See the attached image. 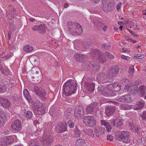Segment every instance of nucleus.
Wrapping results in <instances>:
<instances>
[{"label":"nucleus","mask_w":146,"mask_h":146,"mask_svg":"<svg viewBox=\"0 0 146 146\" xmlns=\"http://www.w3.org/2000/svg\"><path fill=\"white\" fill-rule=\"evenodd\" d=\"M122 82H123V84H125V83H126V84H127L128 83H129V80L128 79L124 78L122 80Z\"/></svg>","instance_id":"50"},{"label":"nucleus","mask_w":146,"mask_h":146,"mask_svg":"<svg viewBox=\"0 0 146 146\" xmlns=\"http://www.w3.org/2000/svg\"><path fill=\"white\" fill-rule=\"evenodd\" d=\"M146 87L145 85H143L140 86L138 90H135L134 92L135 94H137L138 92L142 94V95H144L146 92Z\"/></svg>","instance_id":"26"},{"label":"nucleus","mask_w":146,"mask_h":146,"mask_svg":"<svg viewBox=\"0 0 146 146\" xmlns=\"http://www.w3.org/2000/svg\"><path fill=\"white\" fill-rule=\"evenodd\" d=\"M68 29L70 33L74 35H79L82 32V29L80 25L71 22L68 25Z\"/></svg>","instance_id":"3"},{"label":"nucleus","mask_w":146,"mask_h":146,"mask_svg":"<svg viewBox=\"0 0 146 146\" xmlns=\"http://www.w3.org/2000/svg\"><path fill=\"white\" fill-rule=\"evenodd\" d=\"M132 100V98L130 95H125L117 98L118 101L125 103H129Z\"/></svg>","instance_id":"12"},{"label":"nucleus","mask_w":146,"mask_h":146,"mask_svg":"<svg viewBox=\"0 0 146 146\" xmlns=\"http://www.w3.org/2000/svg\"><path fill=\"white\" fill-rule=\"evenodd\" d=\"M105 54L106 56H107L111 59H113L114 58V56L111 53L109 52H106Z\"/></svg>","instance_id":"44"},{"label":"nucleus","mask_w":146,"mask_h":146,"mask_svg":"<svg viewBox=\"0 0 146 146\" xmlns=\"http://www.w3.org/2000/svg\"><path fill=\"white\" fill-rule=\"evenodd\" d=\"M7 116L4 112H2L0 115V127L4 125L7 118Z\"/></svg>","instance_id":"18"},{"label":"nucleus","mask_w":146,"mask_h":146,"mask_svg":"<svg viewBox=\"0 0 146 146\" xmlns=\"http://www.w3.org/2000/svg\"><path fill=\"white\" fill-rule=\"evenodd\" d=\"M84 132L87 133V134L91 137L92 138H94V135L92 130L91 129H86L84 130Z\"/></svg>","instance_id":"36"},{"label":"nucleus","mask_w":146,"mask_h":146,"mask_svg":"<svg viewBox=\"0 0 146 146\" xmlns=\"http://www.w3.org/2000/svg\"><path fill=\"white\" fill-rule=\"evenodd\" d=\"M11 127L12 129L16 131L20 130L22 127V124L21 121L19 120L15 121L12 124Z\"/></svg>","instance_id":"11"},{"label":"nucleus","mask_w":146,"mask_h":146,"mask_svg":"<svg viewBox=\"0 0 146 146\" xmlns=\"http://www.w3.org/2000/svg\"><path fill=\"white\" fill-rule=\"evenodd\" d=\"M93 1H94L96 3H98L99 1V0H93Z\"/></svg>","instance_id":"63"},{"label":"nucleus","mask_w":146,"mask_h":146,"mask_svg":"<svg viewBox=\"0 0 146 146\" xmlns=\"http://www.w3.org/2000/svg\"><path fill=\"white\" fill-rule=\"evenodd\" d=\"M33 109L34 112L37 114L40 115L45 112L44 108L42 103L39 101H37L33 104Z\"/></svg>","instance_id":"5"},{"label":"nucleus","mask_w":146,"mask_h":146,"mask_svg":"<svg viewBox=\"0 0 146 146\" xmlns=\"http://www.w3.org/2000/svg\"><path fill=\"white\" fill-rule=\"evenodd\" d=\"M23 115L26 118L29 119L32 117L33 113L31 111H26L24 112Z\"/></svg>","instance_id":"33"},{"label":"nucleus","mask_w":146,"mask_h":146,"mask_svg":"<svg viewBox=\"0 0 146 146\" xmlns=\"http://www.w3.org/2000/svg\"><path fill=\"white\" fill-rule=\"evenodd\" d=\"M108 86H102L98 89V91L102 95L106 96H113L116 95L114 90L110 89L111 88H108Z\"/></svg>","instance_id":"4"},{"label":"nucleus","mask_w":146,"mask_h":146,"mask_svg":"<svg viewBox=\"0 0 146 146\" xmlns=\"http://www.w3.org/2000/svg\"><path fill=\"white\" fill-rule=\"evenodd\" d=\"M7 141H6L5 138L0 139V146H7Z\"/></svg>","instance_id":"38"},{"label":"nucleus","mask_w":146,"mask_h":146,"mask_svg":"<svg viewBox=\"0 0 146 146\" xmlns=\"http://www.w3.org/2000/svg\"><path fill=\"white\" fill-rule=\"evenodd\" d=\"M68 4L67 3H65L64 5V7L65 8H67L68 7Z\"/></svg>","instance_id":"62"},{"label":"nucleus","mask_w":146,"mask_h":146,"mask_svg":"<svg viewBox=\"0 0 146 146\" xmlns=\"http://www.w3.org/2000/svg\"><path fill=\"white\" fill-rule=\"evenodd\" d=\"M134 66H131L129 67L128 72L129 74L131 75H132L133 74V72H134Z\"/></svg>","instance_id":"42"},{"label":"nucleus","mask_w":146,"mask_h":146,"mask_svg":"<svg viewBox=\"0 0 146 146\" xmlns=\"http://www.w3.org/2000/svg\"><path fill=\"white\" fill-rule=\"evenodd\" d=\"M32 29L34 31H38L39 33L42 34H44L46 31V27L44 24L34 25Z\"/></svg>","instance_id":"10"},{"label":"nucleus","mask_w":146,"mask_h":146,"mask_svg":"<svg viewBox=\"0 0 146 146\" xmlns=\"http://www.w3.org/2000/svg\"><path fill=\"white\" fill-rule=\"evenodd\" d=\"M23 50L25 52L29 53L33 51V48L29 45H27L24 46Z\"/></svg>","instance_id":"30"},{"label":"nucleus","mask_w":146,"mask_h":146,"mask_svg":"<svg viewBox=\"0 0 146 146\" xmlns=\"http://www.w3.org/2000/svg\"><path fill=\"white\" fill-rule=\"evenodd\" d=\"M100 53L98 51L94 49L92 50V52L90 53V54L91 55L92 57L94 58Z\"/></svg>","instance_id":"37"},{"label":"nucleus","mask_w":146,"mask_h":146,"mask_svg":"<svg viewBox=\"0 0 146 146\" xmlns=\"http://www.w3.org/2000/svg\"><path fill=\"white\" fill-rule=\"evenodd\" d=\"M107 139L108 140L111 141L113 140V137L111 135H108L107 136Z\"/></svg>","instance_id":"52"},{"label":"nucleus","mask_w":146,"mask_h":146,"mask_svg":"<svg viewBox=\"0 0 146 146\" xmlns=\"http://www.w3.org/2000/svg\"><path fill=\"white\" fill-rule=\"evenodd\" d=\"M85 86L86 87L87 90L90 92H93L94 90L95 85L93 83H89L86 82L85 83Z\"/></svg>","instance_id":"24"},{"label":"nucleus","mask_w":146,"mask_h":146,"mask_svg":"<svg viewBox=\"0 0 146 146\" xmlns=\"http://www.w3.org/2000/svg\"><path fill=\"white\" fill-rule=\"evenodd\" d=\"M107 27L106 26H104L102 28V30L104 31H106L107 30Z\"/></svg>","instance_id":"57"},{"label":"nucleus","mask_w":146,"mask_h":146,"mask_svg":"<svg viewBox=\"0 0 146 146\" xmlns=\"http://www.w3.org/2000/svg\"><path fill=\"white\" fill-rule=\"evenodd\" d=\"M94 25L96 26L97 27H101L103 25V24L100 21H97L96 23L95 22L94 23Z\"/></svg>","instance_id":"46"},{"label":"nucleus","mask_w":146,"mask_h":146,"mask_svg":"<svg viewBox=\"0 0 146 146\" xmlns=\"http://www.w3.org/2000/svg\"><path fill=\"white\" fill-rule=\"evenodd\" d=\"M82 109L80 107H77L76 108L74 113L75 117L78 119H80L81 118L82 113Z\"/></svg>","instance_id":"21"},{"label":"nucleus","mask_w":146,"mask_h":146,"mask_svg":"<svg viewBox=\"0 0 146 146\" xmlns=\"http://www.w3.org/2000/svg\"><path fill=\"white\" fill-rule=\"evenodd\" d=\"M125 85H126V86L124 88V89L125 90H128V89H129V88H130V89L131 88V86H129V85H127V84H125Z\"/></svg>","instance_id":"55"},{"label":"nucleus","mask_w":146,"mask_h":146,"mask_svg":"<svg viewBox=\"0 0 146 146\" xmlns=\"http://www.w3.org/2000/svg\"><path fill=\"white\" fill-rule=\"evenodd\" d=\"M69 126L70 128H73L74 127V123L72 121H70L68 122Z\"/></svg>","instance_id":"53"},{"label":"nucleus","mask_w":146,"mask_h":146,"mask_svg":"<svg viewBox=\"0 0 146 146\" xmlns=\"http://www.w3.org/2000/svg\"><path fill=\"white\" fill-rule=\"evenodd\" d=\"M121 4V3L120 2L117 5L116 8L118 11H119L118 9H120Z\"/></svg>","instance_id":"54"},{"label":"nucleus","mask_w":146,"mask_h":146,"mask_svg":"<svg viewBox=\"0 0 146 146\" xmlns=\"http://www.w3.org/2000/svg\"><path fill=\"white\" fill-rule=\"evenodd\" d=\"M115 110V106H106L105 111L106 113L107 116L112 115Z\"/></svg>","instance_id":"13"},{"label":"nucleus","mask_w":146,"mask_h":146,"mask_svg":"<svg viewBox=\"0 0 146 146\" xmlns=\"http://www.w3.org/2000/svg\"><path fill=\"white\" fill-rule=\"evenodd\" d=\"M30 146H40L39 144L34 141H33L31 143Z\"/></svg>","instance_id":"48"},{"label":"nucleus","mask_w":146,"mask_h":146,"mask_svg":"<svg viewBox=\"0 0 146 146\" xmlns=\"http://www.w3.org/2000/svg\"><path fill=\"white\" fill-rule=\"evenodd\" d=\"M89 45L88 44H86H86H85V45H84V47L86 49H88L89 48Z\"/></svg>","instance_id":"59"},{"label":"nucleus","mask_w":146,"mask_h":146,"mask_svg":"<svg viewBox=\"0 0 146 146\" xmlns=\"http://www.w3.org/2000/svg\"><path fill=\"white\" fill-rule=\"evenodd\" d=\"M43 145L44 146H50V142H48L47 141L44 139V140Z\"/></svg>","instance_id":"47"},{"label":"nucleus","mask_w":146,"mask_h":146,"mask_svg":"<svg viewBox=\"0 0 146 146\" xmlns=\"http://www.w3.org/2000/svg\"><path fill=\"white\" fill-rule=\"evenodd\" d=\"M144 55L143 54H137L134 56V58L135 59H141L144 57Z\"/></svg>","instance_id":"43"},{"label":"nucleus","mask_w":146,"mask_h":146,"mask_svg":"<svg viewBox=\"0 0 146 146\" xmlns=\"http://www.w3.org/2000/svg\"><path fill=\"white\" fill-rule=\"evenodd\" d=\"M23 95L29 102H32V99L29 96V92L27 89H25L23 92Z\"/></svg>","instance_id":"28"},{"label":"nucleus","mask_w":146,"mask_h":146,"mask_svg":"<svg viewBox=\"0 0 146 146\" xmlns=\"http://www.w3.org/2000/svg\"><path fill=\"white\" fill-rule=\"evenodd\" d=\"M108 88H111L113 89L114 91L117 92L120 89V86L117 83H113L112 84H110L108 85Z\"/></svg>","instance_id":"25"},{"label":"nucleus","mask_w":146,"mask_h":146,"mask_svg":"<svg viewBox=\"0 0 146 146\" xmlns=\"http://www.w3.org/2000/svg\"><path fill=\"white\" fill-rule=\"evenodd\" d=\"M144 102L143 100L138 101L136 102L134 109L140 110L144 106Z\"/></svg>","instance_id":"27"},{"label":"nucleus","mask_w":146,"mask_h":146,"mask_svg":"<svg viewBox=\"0 0 146 146\" xmlns=\"http://www.w3.org/2000/svg\"><path fill=\"white\" fill-rule=\"evenodd\" d=\"M121 58H122L126 60H128L130 58V57H129L123 55H121Z\"/></svg>","instance_id":"51"},{"label":"nucleus","mask_w":146,"mask_h":146,"mask_svg":"<svg viewBox=\"0 0 146 146\" xmlns=\"http://www.w3.org/2000/svg\"><path fill=\"white\" fill-rule=\"evenodd\" d=\"M66 126V124L65 123L58 125L57 126L56 131L58 133L64 132L67 129Z\"/></svg>","instance_id":"17"},{"label":"nucleus","mask_w":146,"mask_h":146,"mask_svg":"<svg viewBox=\"0 0 146 146\" xmlns=\"http://www.w3.org/2000/svg\"><path fill=\"white\" fill-rule=\"evenodd\" d=\"M34 92L42 100H44L45 98L46 93L44 90L42 88H39L37 86H35Z\"/></svg>","instance_id":"7"},{"label":"nucleus","mask_w":146,"mask_h":146,"mask_svg":"<svg viewBox=\"0 0 146 146\" xmlns=\"http://www.w3.org/2000/svg\"><path fill=\"white\" fill-rule=\"evenodd\" d=\"M128 51V49L126 48H123V49L122 51L123 52H127Z\"/></svg>","instance_id":"58"},{"label":"nucleus","mask_w":146,"mask_h":146,"mask_svg":"<svg viewBox=\"0 0 146 146\" xmlns=\"http://www.w3.org/2000/svg\"><path fill=\"white\" fill-rule=\"evenodd\" d=\"M77 84L74 80L67 81L63 86V94L66 96H70L75 93L76 90Z\"/></svg>","instance_id":"1"},{"label":"nucleus","mask_w":146,"mask_h":146,"mask_svg":"<svg viewBox=\"0 0 146 146\" xmlns=\"http://www.w3.org/2000/svg\"><path fill=\"white\" fill-rule=\"evenodd\" d=\"M83 121L86 125L89 127L93 126L96 124L95 119L92 115L85 116L83 119Z\"/></svg>","instance_id":"6"},{"label":"nucleus","mask_w":146,"mask_h":146,"mask_svg":"<svg viewBox=\"0 0 146 146\" xmlns=\"http://www.w3.org/2000/svg\"><path fill=\"white\" fill-rule=\"evenodd\" d=\"M81 131L77 128L75 129L74 131V137L76 138L80 137Z\"/></svg>","instance_id":"35"},{"label":"nucleus","mask_w":146,"mask_h":146,"mask_svg":"<svg viewBox=\"0 0 146 146\" xmlns=\"http://www.w3.org/2000/svg\"><path fill=\"white\" fill-rule=\"evenodd\" d=\"M119 70V68L118 66H115L109 69L108 78H110L112 81L113 76L118 73Z\"/></svg>","instance_id":"9"},{"label":"nucleus","mask_w":146,"mask_h":146,"mask_svg":"<svg viewBox=\"0 0 146 146\" xmlns=\"http://www.w3.org/2000/svg\"><path fill=\"white\" fill-rule=\"evenodd\" d=\"M103 10L105 12H108L113 10L114 9V5L113 3H109L105 4L102 7Z\"/></svg>","instance_id":"15"},{"label":"nucleus","mask_w":146,"mask_h":146,"mask_svg":"<svg viewBox=\"0 0 146 146\" xmlns=\"http://www.w3.org/2000/svg\"><path fill=\"white\" fill-rule=\"evenodd\" d=\"M129 127L134 132H137L139 130L138 127L137 125L131 123H129Z\"/></svg>","instance_id":"29"},{"label":"nucleus","mask_w":146,"mask_h":146,"mask_svg":"<svg viewBox=\"0 0 146 146\" xmlns=\"http://www.w3.org/2000/svg\"><path fill=\"white\" fill-rule=\"evenodd\" d=\"M100 122L101 125H104L106 127V131L108 132L110 131L112 127L110 125V123L105 120H101Z\"/></svg>","instance_id":"20"},{"label":"nucleus","mask_w":146,"mask_h":146,"mask_svg":"<svg viewBox=\"0 0 146 146\" xmlns=\"http://www.w3.org/2000/svg\"><path fill=\"white\" fill-rule=\"evenodd\" d=\"M128 31L130 34H131L132 35L133 34V31H131L130 30H128Z\"/></svg>","instance_id":"64"},{"label":"nucleus","mask_w":146,"mask_h":146,"mask_svg":"<svg viewBox=\"0 0 146 146\" xmlns=\"http://www.w3.org/2000/svg\"><path fill=\"white\" fill-rule=\"evenodd\" d=\"M11 33L9 32L8 34V37L9 39H10L11 38Z\"/></svg>","instance_id":"60"},{"label":"nucleus","mask_w":146,"mask_h":146,"mask_svg":"<svg viewBox=\"0 0 146 146\" xmlns=\"http://www.w3.org/2000/svg\"><path fill=\"white\" fill-rule=\"evenodd\" d=\"M31 22H33L35 21V19L33 18H30L28 19Z\"/></svg>","instance_id":"56"},{"label":"nucleus","mask_w":146,"mask_h":146,"mask_svg":"<svg viewBox=\"0 0 146 146\" xmlns=\"http://www.w3.org/2000/svg\"><path fill=\"white\" fill-rule=\"evenodd\" d=\"M123 121L121 119L119 118L114 117L111 120V123L113 125L117 127H119V126L123 124Z\"/></svg>","instance_id":"14"},{"label":"nucleus","mask_w":146,"mask_h":146,"mask_svg":"<svg viewBox=\"0 0 146 146\" xmlns=\"http://www.w3.org/2000/svg\"><path fill=\"white\" fill-rule=\"evenodd\" d=\"M45 139L48 142H50V144L52 143L53 139L52 137H48Z\"/></svg>","instance_id":"49"},{"label":"nucleus","mask_w":146,"mask_h":146,"mask_svg":"<svg viewBox=\"0 0 146 146\" xmlns=\"http://www.w3.org/2000/svg\"><path fill=\"white\" fill-rule=\"evenodd\" d=\"M85 140L83 139H79L76 141V146H82L85 143Z\"/></svg>","instance_id":"32"},{"label":"nucleus","mask_w":146,"mask_h":146,"mask_svg":"<svg viewBox=\"0 0 146 146\" xmlns=\"http://www.w3.org/2000/svg\"><path fill=\"white\" fill-rule=\"evenodd\" d=\"M96 108L93 105H90L86 107V111L87 114H92L95 112Z\"/></svg>","instance_id":"23"},{"label":"nucleus","mask_w":146,"mask_h":146,"mask_svg":"<svg viewBox=\"0 0 146 146\" xmlns=\"http://www.w3.org/2000/svg\"><path fill=\"white\" fill-rule=\"evenodd\" d=\"M5 84L2 82H0V93L5 91Z\"/></svg>","instance_id":"39"},{"label":"nucleus","mask_w":146,"mask_h":146,"mask_svg":"<svg viewBox=\"0 0 146 146\" xmlns=\"http://www.w3.org/2000/svg\"><path fill=\"white\" fill-rule=\"evenodd\" d=\"M133 106H131L129 105L126 104H121L120 105V108L121 109L125 110L130 109L133 108Z\"/></svg>","instance_id":"31"},{"label":"nucleus","mask_w":146,"mask_h":146,"mask_svg":"<svg viewBox=\"0 0 146 146\" xmlns=\"http://www.w3.org/2000/svg\"><path fill=\"white\" fill-rule=\"evenodd\" d=\"M50 112L51 115L52 116H55L57 115V113L55 110H53L51 109L50 111Z\"/></svg>","instance_id":"41"},{"label":"nucleus","mask_w":146,"mask_h":146,"mask_svg":"<svg viewBox=\"0 0 146 146\" xmlns=\"http://www.w3.org/2000/svg\"><path fill=\"white\" fill-rule=\"evenodd\" d=\"M74 58L78 62H81L83 60L86 59L87 56L83 54H74Z\"/></svg>","instance_id":"22"},{"label":"nucleus","mask_w":146,"mask_h":146,"mask_svg":"<svg viewBox=\"0 0 146 146\" xmlns=\"http://www.w3.org/2000/svg\"><path fill=\"white\" fill-rule=\"evenodd\" d=\"M108 74L107 75H105L104 73H100L98 75L97 79L100 82L102 83L110 82L111 81L110 78H108Z\"/></svg>","instance_id":"8"},{"label":"nucleus","mask_w":146,"mask_h":146,"mask_svg":"<svg viewBox=\"0 0 146 146\" xmlns=\"http://www.w3.org/2000/svg\"><path fill=\"white\" fill-rule=\"evenodd\" d=\"M65 116L67 119H69L70 121L72 119L73 116V113L72 109V108H68L65 112Z\"/></svg>","instance_id":"16"},{"label":"nucleus","mask_w":146,"mask_h":146,"mask_svg":"<svg viewBox=\"0 0 146 146\" xmlns=\"http://www.w3.org/2000/svg\"><path fill=\"white\" fill-rule=\"evenodd\" d=\"M142 120L144 121H146V111H144L143 114L141 115Z\"/></svg>","instance_id":"45"},{"label":"nucleus","mask_w":146,"mask_h":146,"mask_svg":"<svg viewBox=\"0 0 146 146\" xmlns=\"http://www.w3.org/2000/svg\"><path fill=\"white\" fill-rule=\"evenodd\" d=\"M129 132L127 131H118L115 132V137L118 140L125 143H129L130 141Z\"/></svg>","instance_id":"2"},{"label":"nucleus","mask_w":146,"mask_h":146,"mask_svg":"<svg viewBox=\"0 0 146 146\" xmlns=\"http://www.w3.org/2000/svg\"><path fill=\"white\" fill-rule=\"evenodd\" d=\"M142 12L143 15H146V10H144Z\"/></svg>","instance_id":"61"},{"label":"nucleus","mask_w":146,"mask_h":146,"mask_svg":"<svg viewBox=\"0 0 146 146\" xmlns=\"http://www.w3.org/2000/svg\"><path fill=\"white\" fill-rule=\"evenodd\" d=\"M4 138L6 141H7V145L13 143L14 140L13 138L11 136L6 137Z\"/></svg>","instance_id":"34"},{"label":"nucleus","mask_w":146,"mask_h":146,"mask_svg":"<svg viewBox=\"0 0 146 146\" xmlns=\"http://www.w3.org/2000/svg\"><path fill=\"white\" fill-rule=\"evenodd\" d=\"M0 103L3 107L6 108L9 107L10 105V101L4 98H0Z\"/></svg>","instance_id":"19"},{"label":"nucleus","mask_w":146,"mask_h":146,"mask_svg":"<svg viewBox=\"0 0 146 146\" xmlns=\"http://www.w3.org/2000/svg\"><path fill=\"white\" fill-rule=\"evenodd\" d=\"M101 54V53H100L98 54L99 55L98 56L99 62L100 63H103L106 61V60L104 58H103V56Z\"/></svg>","instance_id":"40"}]
</instances>
